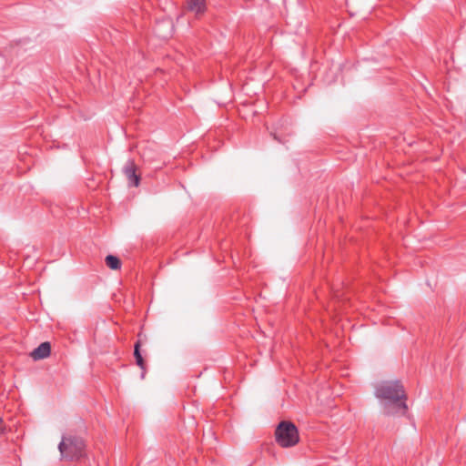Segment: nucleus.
<instances>
[{
	"mask_svg": "<svg viewBox=\"0 0 466 466\" xmlns=\"http://www.w3.org/2000/svg\"><path fill=\"white\" fill-rule=\"evenodd\" d=\"M375 395L380 400L387 414H405L406 394L400 381H381L376 387Z\"/></svg>",
	"mask_w": 466,
	"mask_h": 466,
	"instance_id": "1",
	"label": "nucleus"
},
{
	"mask_svg": "<svg viewBox=\"0 0 466 466\" xmlns=\"http://www.w3.org/2000/svg\"><path fill=\"white\" fill-rule=\"evenodd\" d=\"M276 441L282 448L295 446L299 441L297 427L290 421H281L275 431Z\"/></svg>",
	"mask_w": 466,
	"mask_h": 466,
	"instance_id": "2",
	"label": "nucleus"
},
{
	"mask_svg": "<svg viewBox=\"0 0 466 466\" xmlns=\"http://www.w3.org/2000/svg\"><path fill=\"white\" fill-rule=\"evenodd\" d=\"M84 447L82 440L66 437L60 442L59 451L63 458L74 459L81 456Z\"/></svg>",
	"mask_w": 466,
	"mask_h": 466,
	"instance_id": "3",
	"label": "nucleus"
},
{
	"mask_svg": "<svg viewBox=\"0 0 466 466\" xmlns=\"http://www.w3.org/2000/svg\"><path fill=\"white\" fill-rule=\"evenodd\" d=\"M50 351H51L50 343L43 342L30 353V356L35 360H38L47 358L50 355Z\"/></svg>",
	"mask_w": 466,
	"mask_h": 466,
	"instance_id": "4",
	"label": "nucleus"
},
{
	"mask_svg": "<svg viewBox=\"0 0 466 466\" xmlns=\"http://www.w3.org/2000/svg\"><path fill=\"white\" fill-rule=\"evenodd\" d=\"M206 9V0H188L187 2V10L194 13L198 17L202 15Z\"/></svg>",
	"mask_w": 466,
	"mask_h": 466,
	"instance_id": "5",
	"label": "nucleus"
},
{
	"mask_svg": "<svg viewBox=\"0 0 466 466\" xmlns=\"http://www.w3.org/2000/svg\"><path fill=\"white\" fill-rule=\"evenodd\" d=\"M125 174L130 185L137 187L139 185L140 177L137 175V166L134 162H129L125 167Z\"/></svg>",
	"mask_w": 466,
	"mask_h": 466,
	"instance_id": "6",
	"label": "nucleus"
},
{
	"mask_svg": "<svg viewBox=\"0 0 466 466\" xmlns=\"http://www.w3.org/2000/svg\"><path fill=\"white\" fill-rule=\"evenodd\" d=\"M106 266L114 270L119 269L121 267V261L120 259L113 255H108L106 257Z\"/></svg>",
	"mask_w": 466,
	"mask_h": 466,
	"instance_id": "7",
	"label": "nucleus"
},
{
	"mask_svg": "<svg viewBox=\"0 0 466 466\" xmlns=\"http://www.w3.org/2000/svg\"><path fill=\"white\" fill-rule=\"evenodd\" d=\"M139 348H140V343L137 342L136 345H135V350H134V355H135V358H136V360H137V364L142 369V370H145V363H144V360L140 354V350H139Z\"/></svg>",
	"mask_w": 466,
	"mask_h": 466,
	"instance_id": "8",
	"label": "nucleus"
},
{
	"mask_svg": "<svg viewBox=\"0 0 466 466\" xmlns=\"http://www.w3.org/2000/svg\"><path fill=\"white\" fill-rule=\"evenodd\" d=\"M4 431H5L4 422H3V420L0 418V433L4 432Z\"/></svg>",
	"mask_w": 466,
	"mask_h": 466,
	"instance_id": "9",
	"label": "nucleus"
}]
</instances>
